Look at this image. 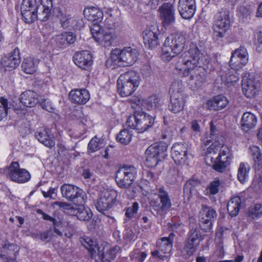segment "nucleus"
<instances>
[{
    "instance_id": "1",
    "label": "nucleus",
    "mask_w": 262,
    "mask_h": 262,
    "mask_svg": "<svg viewBox=\"0 0 262 262\" xmlns=\"http://www.w3.org/2000/svg\"><path fill=\"white\" fill-rule=\"evenodd\" d=\"M209 62L208 57L201 53L196 45L192 43L189 50L179 58L176 65V69L183 72L185 76H188L189 72L198 65H207Z\"/></svg>"
},
{
    "instance_id": "2",
    "label": "nucleus",
    "mask_w": 262,
    "mask_h": 262,
    "mask_svg": "<svg viewBox=\"0 0 262 262\" xmlns=\"http://www.w3.org/2000/svg\"><path fill=\"white\" fill-rule=\"evenodd\" d=\"M185 42L184 36L179 34H172L167 37L162 49V59L165 61L170 60L182 51Z\"/></svg>"
},
{
    "instance_id": "3",
    "label": "nucleus",
    "mask_w": 262,
    "mask_h": 262,
    "mask_svg": "<svg viewBox=\"0 0 262 262\" xmlns=\"http://www.w3.org/2000/svg\"><path fill=\"white\" fill-rule=\"evenodd\" d=\"M140 82L139 74L129 71L121 74L117 80V89L122 97L130 96L139 86Z\"/></svg>"
},
{
    "instance_id": "4",
    "label": "nucleus",
    "mask_w": 262,
    "mask_h": 262,
    "mask_svg": "<svg viewBox=\"0 0 262 262\" xmlns=\"http://www.w3.org/2000/svg\"><path fill=\"white\" fill-rule=\"evenodd\" d=\"M139 52L130 47H124L122 50L115 49L111 53L110 60L115 64L121 67L133 66L137 60Z\"/></svg>"
},
{
    "instance_id": "5",
    "label": "nucleus",
    "mask_w": 262,
    "mask_h": 262,
    "mask_svg": "<svg viewBox=\"0 0 262 262\" xmlns=\"http://www.w3.org/2000/svg\"><path fill=\"white\" fill-rule=\"evenodd\" d=\"M184 89V85L180 80H176L171 83L169 89L171 96L169 107L174 113L180 112L184 108L186 98L183 93Z\"/></svg>"
},
{
    "instance_id": "6",
    "label": "nucleus",
    "mask_w": 262,
    "mask_h": 262,
    "mask_svg": "<svg viewBox=\"0 0 262 262\" xmlns=\"http://www.w3.org/2000/svg\"><path fill=\"white\" fill-rule=\"evenodd\" d=\"M167 143L159 142L149 146L145 151V165L148 167H155L159 162L167 156Z\"/></svg>"
},
{
    "instance_id": "7",
    "label": "nucleus",
    "mask_w": 262,
    "mask_h": 262,
    "mask_svg": "<svg viewBox=\"0 0 262 262\" xmlns=\"http://www.w3.org/2000/svg\"><path fill=\"white\" fill-rule=\"evenodd\" d=\"M154 123V118L142 111H136L127 120V125L139 133H143L151 127Z\"/></svg>"
},
{
    "instance_id": "8",
    "label": "nucleus",
    "mask_w": 262,
    "mask_h": 262,
    "mask_svg": "<svg viewBox=\"0 0 262 262\" xmlns=\"http://www.w3.org/2000/svg\"><path fill=\"white\" fill-rule=\"evenodd\" d=\"M80 242L81 244L89 251L92 256H93L98 251V257L103 262H111L114 260L117 253L120 249L119 247L116 246L107 250L104 253L100 254L96 241L92 240L91 238L86 237L81 238Z\"/></svg>"
},
{
    "instance_id": "9",
    "label": "nucleus",
    "mask_w": 262,
    "mask_h": 262,
    "mask_svg": "<svg viewBox=\"0 0 262 262\" xmlns=\"http://www.w3.org/2000/svg\"><path fill=\"white\" fill-rule=\"evenodd\" d=\"M203 239L200 229L197 227H192L187 234V238L182 250V256L184 258L191 256Z\"/></svg>"
},
{
    "instance_id": "10",
    "label": "nucleus",
    "mask_w": 262,
    "mask_h": 262,
    "mask_svg": "<svg viewBox=\"0 0 262 262\" xmlns=\"http://www.w3.org/2000/svg\"><path fill=\"white\" fill-rule=\"evenodd\" d=\"M136 174L137 170L134 166L123 165L116 172V181L119 187L128 188L132 185Z\"/></svg>"
},
{
    "instance_id": "11",
    "label": "nucleus",
    "mask_w": 262,
    "mask_h": 262,
    "mask_svg": "<svg viewBox=\"0 0 262 262\" xmlns=\"http://www.w3.org/2000/svg\"><path fill=\"white\" fill-rule=\"evenodd\" d=\"M60 190L63 197L76 205L84 204L85 202L84 192L77 186L64 184L61 187Z\"/></svg>"
},
{
    "instance_id": "12",
    "label": "nucleus",
    "mask_w": 262,
    "mask_h": 262,
    "mask_svg": "<svg viewBox=\"0 0 262 262\" xmlns=\"http://www.w3.org/2000/svg\"><path fill=\"white\" fill-rule=\"evenodd\" d=\"M91 31L94 40L103 45L104 47H110L116 38V35L112 31L102 29L100 25H94L91 28Z\"/></svg>"
},
{
    "instance_id": "13",
    "label": "nucleus",
    "mask_w": 262,
    "mask_h": 262,
    "mask_svg": "<svg viewBox=\"0 0 262 262\" xmlns=\"http://www.w3.org/2000/svg\"><path fill=\"white\" fill-rule=\"evenodd\" d=\"M214 31L215 35L223 37L230 26L229 12L226 9H222L215 16Z\"/></svg>"
},
{
    "instance_id": "14",
    "label": "nucleus",
    "mask_w": 262,
    "mask_h": 262,
    "mask_svg": "<svg viewBox=\"0 0 262 262\" xmlns=\"http://www.w3.org/2000/svg\"><path fill=\"white\" fill-rule=\"evenodd\" d=\"M9 177L15 182L24 183L28 182L31 178L30 173L25 169L20 168L17 162H13L9 167H6Z\"/></svg>"
},
{
    "instance_id": "15",
    "label": "nucleus",
    "mask_w": 262,
    "mask_h": 262,
    "mask_svg": "<svg viewBox=\"0 0 262 262\" xmlns=\"http://www.w3.org/2000/svg\"><path fill=\"white\" fill-rule=\"evenodd\" d=\"M202 210L200 213L199 225L203 230L209 231L212 226V223L217 216V214L213 209L206 205L202 206Z\"/></svg>"
},
{
    "instance_id": "16",
    "label": "nucleus",
    "mask_w": 262,
    "mask_h": 262,
    "mask_svg": "<svg viewBox=\"0 0 262 262\" xmlns=\"http://www.w3.org/2000/svg\"><path fill=\"white\" fill-rule=\"evenodd\" d=\"M116 192L113 190H105L102 191L96 204L97 209L102 213L109 210L116 202Z\"/></svg>"
},
{
    "instance_id": "17",
    "label": "nucleus",
    "mask_w": 262,
    "mask_h": 262,
    "mask_svg": "<svg viewBox=\"0 0 262 262\" xmlns=\"http://www.w3.org/2000/svg\"><path fill=\"white\" fill-rule=\"evenodd\" d=\"M248 60L246 49L241 47L232 53L230 60V67L231 69L238 71L247 63Z\"/></svg>"
},
{
    "instance_id": "18",
    "label": "nucleus",
    "mask_w": 262,
    "mask_h": 262,
    "mask_svg": "<svg viewBox=\"0 0 262 262\" xmlns=\"http://www.w3.org/2000/svg\"><path fill=\"white\" fill-rule=\"evenodd\" d=\"M189 149L190 147L187 143H175L171 148L172 157L175 163L178 164H184L187 159Z\"/></svg>"
},
{
    "instance_id": "19",
    "label": "nucleus",
    "mask_w": 262,
    "mask_h": 262,
    "mask_svg": "<svg viewBox=\"0 0 262 262\" xmlns=\"http://www.w3.org/2000/svg\"><path fill=\"white\" fill-rule=\"evenodd\" d=\"M259 83L253 75H245L242 80V90L248 98L254 97L258 91Z\"/></svg>"
},
{
    "instance_id": "20",
    "label": "nucleus",
    "mask_w": 262,
    "mask_h": 262,
    "mask_svg": "<svg viewBox=\"0 0 262 262\" xmlns=\"http://www.w3.org/2000/svg\"><path fill=\"white\" fill-rule=\"evenodd\" d=\"M36 0H23L21 5V13L26 23L30 24L36 19L35 14Z\"/></svg>"
},
{
    "instance_id": "21",
    "label": "nucleus",
    "mask_w": 262,
    "mask_h": 262,
    "mask_svg": "<svg viewBox=\"0 0 262 262\" xmlns=\"http://www.w3.org/2000/svg\"><path fill=\"white\" fill-rule=\"evenodd\" d=\"M158 29L152 26L147 28L143 32L144 44L149 48H154L159 45Z\"/></svg>"
},
{
    "instance_id": "22",
    "label": "nucleus",
    "mask_w": 262,
    "mask_h": 262,
    "mask_svg": "<svg viewBox=\"0 0 262 262\" xmlns=\"http://www.w3.org/2000/svg\"><path fill=\"white\" fill-rule=\"evenodd\" d=\"M196 9L195 0H179L178 10L181 16L184 19L191 18Z\"/></svg>"
},
{
    "instance_id": "23",
    "label": "nucleus",
    "mask_w": 262,
    "mask_h": 262,
    "mask_svg": "<svg viewBox=\"0 0 262 262\" xmlns=\"http://www.w3.org/2000/svg\"><path fill=\"white\" fill-rule=\"evenodd\" d=\"M74 63L82 69H88L92 64V56L88 51L77 52L73 56Z\"/></svg>"
},
{
    "instance_id": "24",
    "label": "nucleus",
    "mask_w": 262,
    "mask_h": 262,
    "mask_svg": "<svg viewBox=\"0 0 262 262\" xmlns=\"http://www.w3.org/2000/svg\"><path fill=\"white\" fill-rule=\"evenodd\" d=\"M164 26L172 24L175 21L174 9L170 3L164 4L159 10Z\"/></svg>"
},
{
    "instance_id": "25",
    "label": "nucleus",
    "mask_w": 262,
    "mask_h": 262,
    "mask_svg": "<svg viewBox=\"0 0 262 262\" xmlns=\"http://www.w3.org/2000/svg\"><path fill=\"white\" fill-rule=\"evenodd\" d=\"M35 136L39 142L48 148H51L55 145L54 137L48 128L39 129L35 133Z\"/></svg>"
},
{
    "instance_id": "26",
    "label": "nucleus",
    "mask_w": 262,
    "mask_h": 262,
    "mask_svg": "<svg viewBox=\"0 0 262 262\" xmlns=\"http://www.w3.org/2000/svg\"><path fill=\"white\" fill-rule=\"evenodd\" d=\"M206 66L199 64L191 72H189L190 79L195 80V84L198 86L201 85L207 81V73L205 69Z\"/></svg>"
},
{
    "instance_id": "27",
    "label": "nucleus",
    "mask_w": 262,
    "mask_h": 262,
    "mask_svg": "<svg viewBox=\"0 0 262 262\" xmlns=\"http://www.w3.org/2000/svg\"><path fill=\"white\" fill-rule=\"evenodd\" d=\"M69 97L71 101L78 104H85L90 98L89 92L84 89L71 91Z\"/></svg>"
},
{
    "instance_id": "28",
    "label": "nucleus",
    "mask_w": 262,
    "mask_h": 262,
    "mask_svg": "<svg viewBox=\"0 0 262 262\" xmlns=\"http://www.w3.org/2000/svg\"><path fill=\"white\" fill-rule=\"evenodd\" d=\"M20 62L19 50L15 48L10 54L4 58L3 64L7 70L11 71L15 69Z\"/></svg>"
},
{
    "instance_id": "29",
    "label": "nucleus",
    "mask_w": 262,
    "mask_h": 262,
    "mask_svg": "<svg viewBox=\"0 0 262 262\" xmlns=\"http://www.w3.org/2000/svg\"><path fill=\"white\" fill-rule=\"evenodd\" d=\"M20 102L26 107H33L38 102V95L32 91H27L20 96Z\"/></svg>"
},
{
    "instance_id": "30",
    "label": "nucleus",
    "mask_w": 262,
    "mask_h": 262,
    "mask_svg": "<svg viewBox=\"0 0 262 262\" xmlns=\"http://www.w3.org/2000/svg\"><path fill=\"white\" fill-rule=\"evenodd\" d=\"M174 234L171 232L168 237L160 238L157 242V248L161 249V252L164 251L170 254L172 251Z\"/></svg>"
},
{
    "instance_id": "31",
    "label": "nucleus",
    "mask_w": 262,
    "mask_h": 262,
    "mask_svg": "<svg viewBox=\"0 0 262 262\" xmlns=\"http://www.w3.org/2000/svg\"><path fill=\"white\" fill-rule=\"evenodd\" d=\"M84 17L89 20L94 22V25H98L103 17V12L99 9L95 7L86 8L83 11Z\"/></svg>"
},
{
    "instance_id": "32",
    "label": "nucleus",
    "mask_w": 262,
    "mask_h": 262,
    "mask_svg": "<svg viewBox=\"0 0 262 262\" xmlns=\"http://www.w3.org/2000/svg\"><path fill=\"white\" fill-rule=\"evenodd\" d=\"M241 123L242 129L247 132L256 125L257 118L254 114L246 112L242 117Z\"/></svg>"
},
{
    "instance_id": "33",
    "label": "nucleus",
    "mask_w": 262,
    "mask_h": 262,
    "mask_svg": "<svg viewBox=\"0 0 262 262\" xmlns=\"http://www.w3.org/2000/svg\"><path fill=\"white\" fill-rule=\"evenodd\" d=\"M242 201L239 196L232 198L228 202L227 209L229 214L231 217L236 216L241 207Z\"/></svg>"
},
{
    "instance_id": "34",
    "label": "nucleus",
    "mask_w": 262,
    "mask_h": 262,
    "mask_svg": "<svg viewBox=\"0 0 262 262\" xmlns=\"http://www.w3.org/2000/svg\"><path fill=\"white\" fill-rule=\"evenodd\" d=\"M144 105L148 110L156 111L160 109L162 102L158 96L154 95L149 96L145 100Z\"/></svg>"
},
{
    "instance_id": "35",
    "label": "nucleus",
    "mask_w": 262,
    "mask_h": 262,
    "mask_svg": "<svg viewBox=\"0 0 262 262\" xmlns=\"http://www.w3.org/2000/svg\"><path fill=\"white\" fill-rule=\"evenodd\" d=\"M158 193V196L160 199V208H162V211L168 210L171 206L168 193L163 188H159Z\"/></svg>"
},
{
    "instance_id": "36",
    "label": "nucleus",
    "mask_w": 262,
    "mask_h": 262,
    "mask_svg": "<svg viewBox=\"0 0 262 262\" xmlns=\"http://www.w3.org/2000/svg\"><path fill=\"white\" fill-rule=\"evenodd\" d=\"M83 205H77L79 207L74 208L73 214H75L79 220L83 221H89L91 219L92 213L89 209L85 208Z\"/></svg>"
},
{
    "instance_id": "37",
    "label": "nucleus",
    "mask_w": 262,
    "mask_h": 262,
    "mask_svg": "<svg viewBox=\"0 0 262 262\" xmlns=\"http://www.w3.org/2000/svg\"><path fill=\"white\" fill-rule=\"evenodd\" d=\"M254 167L256 170H262V155L259 148L256 146L251 147Z\"/></svg>"
},
{
    "instance_id": "38",
    "label": "nucleus",
    "mask_w": 262,
    "mask_h": 262,
    "mask_svg": "<svg viewBox=\"0 0 262 262\" xmlns=\"http://www.w3.org/2000/svg\"><path fill=\"white\" fill-rule=\"evenodd\" d=\"M228 103V100L227 98L222 95L216 96L209 102V104L214 110L222 109L225 107Z\"/></svg>"
},
{
    "instance_id": "39",
    "label": "nucleus",
    "mask_w": 262,
    "mask_h": 262,
    "mask_svg": "<svg viewBox=\"0 0 262 262\" xmlns=\"http://www.w3.org/2000/svg\"><path fill=\"white\" fill-rule=\"evenodd\" d=\"M38 61L31 58H25L22 63L23 71L28 74H32L36 71Z\"/></svg>"
},
{
    "instance_id": "40",
    "label": "nucleus",
    "mask_w": 262,
    "mask_h": 262,
    "mask_svg": "<svg viewBox=\"0 0 262 262\" xmlns=\"http://www.w3.org/2000/svg\"><path fill=\"white\" fill-rule=\"evenodd\" d=\"M250 166L247 163H241L237 171V179L241 183H244L248 177Z\"/></svg>"
},
{
    "instance_id": "41",
    "label": "nucleus",
    "mask_w": 262,
    "mask_h": 262,
    "mask_svg": "<svg viewBox=\"0 0 262 262\" xmlns=\"http://www.w3.org/2000/svg\"><path fill=\"white\" fill-rule=\"evenodd\" d=\"M217 143L213 142L207 148L205 153L206 163H208L209 161H212L213 160H216L217 158H215V157L216 156L217 151L220 147L217 146Z\"/></svg>"
},
{
    "instance_id": "42",
    "label": "nucleus",
    "mask_w": 262,
    "mask_h": 262,
    "mask_svg": "<svg viewBox=\"0 0 262 262\" xmlns=\"http://www.w3.org/2000/svg\"><path fill=\"white\" fill-rule=\"evenodd\" d=\"M132 136L131 132L127 129H124L117 135V140L120 143L127 145L130 142Z\"/></svg>"
},
{
    "instance_id": "43",
    "label": "nucleus",
    "mask_w": 262,
    "mask_h": 262,
    "mask_svg": "<svg viewBox=\"0 0 262 262\" xmlns=\"http://www.w3.org/2000/svg\"><path fill=\"white\" fill-rule=\"evenodd\" d=\"M104 146L103 143L96 136L92 138L89 142L88 146V152L93 153L98 151Z\"/></svg>"
},
{
    "instance_id": "44",
    "label": "nucleus",
    "mask_w": 262,
    "mask_h": 262,
    "mask_svg": "<svg viewBox=\"0 0 262 262\" xmlns=\"http://www.w3.org/2000/svg\"><path fill=\"white\" fill-rule=\"evenodd\" d=\"M58 220L60 221L58 228L62 229V233H64V235L67 237H70L71 235V232L74 231V226L71 224L70 222L66 220H63L58 217Z\"/></svg>"
},
{
    "instance_id": "45",
    "label": "nucleus",
    "mask_w": 262,
    "mask_h": 262,
    "mask_svg": "<svg viewBox=\"0 0 262 262\" xmlns=\"http://www.w3.org/2000/svg\"><path fill=\"white\" fill-rule=\"evenodd\" d=\"M35 14L36 19L41 21H46L50 16L51 11L35 5Z\"/></svg>"
},
{
    "instance_id": "46",
    "label": "nucleus",
    "mask_w": 262,
    "mask_h": 262,
    "mask_svg": "<svg viewBox=\"0 0 262 262\" xmlns=\"http://www.w3.org/2000/svg\"><path fill=\"white\" fill-rule=\"evenodd\" d=\"M0 102L2 106L0 105V121L8 114V111L11 108V104L10 103L7 99L1 97Z\"/></svg>"
},
{
    "instance_id": "47",
    "label": "nucleus",
    "mask_w": 262,
    "mask_h": 262,
    "mask_svg": "<svg viewBox=\"0 0 262 262\" xmlns=\"http://www.w3.org/2000/svg\"><path fill=\"white\" fill-rule=\"evenodd\" d=\"M57 16L59 18L62 28L66 29L70 26L72 20V18L70 14L61 12L60 10Z\"/></svg>"
},
{
    "instance_id": "48",
    "label": "nucleus",
    "mask_w": 262,
    "mask_h": 262,
    "mask_svg": "<svg viewBox=\"0 0 262 262\" xmlns=\"http://www.w3.org/2000/svg\"><path fill=\"white\" fill-rule=\"evenodd\" d=\"M248 214V216L253 219L259 217L262 215V205L257 204L253 207H250Z\"/></svg>"
},
{
    "instance_id": "49",
    "label": "nucleus",
    "mask_w": 262,
    "mask_h": 262,
    "mask_svg": "<svg viewBox=\"0 0 262 262\" xmlns=\"http://www.w3.org/2000/svg\"><path fill=\"white\" fill-rule=\"evenodd\" d=\"M210 136L209 138L208 137H206L204 138L203 139V144L206 146H207L210 144L212 142V140H213L214 139H216V135L217 134L218 130L214 125L212 121L210 122Z\"/></svg>"
},
{
    "instance_id": "50",
    "label": "nucleus",
    "mask_w": 262,
    "mask_h": 262,
    "mask_svg": "<svg viewBox=\"0 0 262 262\" xmlns=\"http://www.w3.org/2000/svg\"><path fill=\"white\" fill-rule=\"evenodd\" d=\"M4 252L6 253V255L11 257V256L15 257L18 249L16 245L14 244L5 245L3 247Z\"/></svg>"
},
{
    "instance_id": "51",
    "label": "nucleus",
    "mask_w": 262,
    "mask_h": 262,
    "mask_svg": "<svg viewBox=\"0 0 262 262\" xmlns=\"http://www.w3.org/2000/svg\"><path fill=\"white\" fill-rule=\"evenodd\" d=\"M42 215L43 219L44 220L50 221L53 223L54 232L59 236H61L62 235V232H61V231L58 229V225L60 224V221L58 220V218L55 219L44 213H42Z\"/></svg>"
},
{
    "instance_id": "52",
    "label": "nucleus",
    "mask_w": 262,
    "mask_h": 262,
    "mask_svg": "<svg viewBox=\"0 0 262 262\" xmlns=\"http://www.w3.org/2000/svg\"><path fill=\"white\" fill-rule=\"evenodd\" d=\"M42 215L43 219L44 220L50 221L53 223L54 232L59 236H61L62 235V232H61V231L58 229V225L60 224V221L58 220V218L55 219L44 213H42Z\"/></svg>"
},
{
    "instance_id": "53",
    "label": "nucleus",
    "mask_w": 262,
    "mask_h": 262,
    "mask_svg": "<svg viewBox=\"0 0 262 262\" xmlns=\"http://www.w3.org/2000/svg\"><path fill=\"white\" fill-rule=\"evenodd\" d=\"M151 254L154 258L161 260H166L170 256V254L166 253L165 251L161 252V249L157 248L156 250L151 252Z\"/></svg>"
},
{
    "instance_id": "54",
    "label": "nucleus",
    "mask_w": 262,
    "mask_h": 262,
    "mask_svg": "<svg viewBox=\"0 0 262 262\" xmlns=\"http://www.w3.org/2000/svg\"><path fill=\"white\" fill-rule=\"evenodd\" d=\"M200 184V182L196 180H189L185 184L184 187V193L187 194H190L192 188Z\"/></svg>"
},
{
    "instance_id": "55",
    "label": "nucleus",
    "mask_w": 262,
    "mask_h": 262,
    "mask_svg": "<svg viewBox=\"0 0 262 262\" xmlns=\"http://www.w3.org/2000/svg\"><path fill=\"white\" fill-rule=\"evenodd\" d=\"M213 164V168L217 172H222L225 170L227 166H228V163L227 161L224 162V163H222L219 162L217 160H213L210 161Z\"/></svg>"
},
{
    "instance_id": "56",
    "label": "nucleus",
    "mask_w": 262,
    "mask_h": 262,
    "mask_svg": "<svg viewBox=\"0 0 262 262\" xmlns=\"http://www.w3.org/2000/svg\"><path fill=\"white\" fill-rule=\"evenodd\" d=\"M139 209V204L137 202H134L133 205L126 209L125 216L127 217L131 218L134 214H136Z\"/></svg>"
},
{
    "instance_id": "57",
    "label": "nucleus",
    "mask_w": 262,
    "mask_h": 262,
    "mask_svg": "<svg viewBox=\"0 0 262 262\" xmlns=\"http://www.w3.org/2000/svg\"><path fill=\"white\" fill-rule=\"evenodd\" d=\"M53 205L58 206L60 209L64 211L71 210V213H73L74 208L70 204L62 202H55L53 203Z\"/></svg>"
},
{
    "instance_id": "58",
    "label": "nucleus",
    "mask_w": 262,
    "mask_h": 262,
    "mask_svg": "<svg viewBox=\"0 0 262 262\" xmlns=\"http://www.w3.org/2000/svg\"><path fill=\"white\" fill-rule=\"evenodd\" d=\"M55 41L57 46L60 48H64L67 47L66 41L64 33L57 35L55 37Z\"/></svg>"
},
{
    "instance_id": "59",
    "label": "nucleus",
    "mask_w": 262,
    "mask_h": 262,
    "mask_svg": "<svg viewBox=\"0 0 262 262\" xmlns=\"http://www.w3.org/2000/svg\"><path fill=\"white\" fill-rule=\"evenodd\" d=\"M147 256L145 252H140L139 250H136L131 254L132 258L138 259L140 262H143Z\"/></svg>"
},
{
    "instance_id": "60",
    "label": "nucleus",
    "mask_w": 262,
    "mask_h": 262,
    "mask_svg": "<svg viewBox=\"0 0 262 262\" xmlns=\"http://www.w3.org/2000/svg\"><path fill=\"white\" fill-rule=\"evenodd\" d=\"M255 44L256 50L260 52L262 50V32L259 31L255 34Z\"/></svg>"
},
{
    "instance_id": "61",
    "label": "nucleus",
    "mask_w": 262,
    "mask_h": 262,
    "mask_svg": "<svg viewBox=\"0 0 262 262\" xmlns=\"http://www.w3.org/2000/svg\"><path fill=\"white\" fill-rule=\"evenodd\" d=\"M221 185L219 180H215L212 182L209 186L210 193L212 194L217 193L219 191V187Z\"/></svg>"
},
{
    "instance_id": "62",
    "label": "nucleus",
    "mask_w": 262,
    "mask_h": 262,
    "mask_svg": "<svg viewBox=\"0 0 262 262\" xmlns=\"http://www.w3.org/2000/svg\"><path fill=\"white\" fill-rule=\"evenodd\" d=\"M115 27L116 24L114 22L111 16H110L105 20L104 28H102V29H105V30L111 31V30H113Z\"/></svg>"
},
{
    "instance_id": "63",
    "label": "nucleus",
    "mask_w": 262,
    "mask_h": 262,
    "mask_svg": "<svg viewBox=\"0 0 262 262\" xmlns=\"http://www.w3.org/2000/svg\"><path fill=\"white\" fill-rule=\"evenodd\" d=\"M40 105L43 110L49 112H52L54 110L51 102L47 99H43L40 103Z\"/></svg>"
},
{
    "instance_id": "64",
    "label": "nucleus",
    "mask_w": 262,
    "mask_h": 262,
    "mask_svg": "<svg viewBox=\"0 0 262 262\" xmlns=\"http://www.w3.org/2000/svg\"><path fill=\"white\" fill-rule=\"evenodd\" d=\"M64 36L66 41L67 42V45L72 44L74 43L76 40L75 36L72 32H66L64 33Z\"/></svg>"
}]
</instances>
